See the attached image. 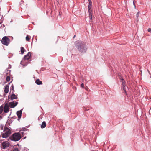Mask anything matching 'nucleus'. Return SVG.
<instances>
[{"label": "nucleus", "mask_w": 151, "mask_h": 151, "mask_svg": "<svg viewBox=\"0 0 151 151\" xmlns=\"http://www.w3.org/2000/svg\"><path fill=\"white\" fill-rule=\"evenodd\" d=\"M76 46L78 50L82 53H85L87 49L86 44L81 41L77 42Z\"/></svg>", "instance_id": "obj_1"}, {"label": "nucleus", "mask_w": 151, "mask_h": 151, "mask_svg": "<svg viewBox=\"0 0 151 151\" xmlns=\"http://www.w3.org/2000/svg\"><path fill=\"white\" fill-rule=\"evenodd\" d=\"M4 132L2 134V137L3 138H7L11 134V130L6 127H4Z\"/></svg>", "instance_id": "obj_2"}, {"label": "nucleus", "mask_w": 151, "mask_h": 151, "mask_svg": "<svg viewBox=\"0 0 151 151\" xmlns=\"http://www.w3.org/2000/svg\"><path fill=\"white\" fill-rule=\"evenodd\" d=\"M20 134L17 133H16L13 134L12 136L10 137V139L12 140L17 141L19 140L21 138Z\"/></svg>", "instance_id": "obj_3"}, {"label": "nucleus", "mask_w": 151, "mask_h": 151, "mask_svg": "<svg viewBox=\"0 0 151 151\" xmlns=\"http://www.w3.org/2000/svg\"><path fill=\"white\" fill-rule=\"evenodd\" d=\"M10 41V40L6 36L4 37L1 40L2 43L6 46L8 45Z\"/></svg>", "instance_id": "obj_4"}, {"label": "nucleus", "mask_w": 151, "mask_h": 151, "mask_svg": "<svg viewBox=\"0 0 151 151\" xmlns=\"http://www.w3.org/2000/svg\"><path fill=\"white\" fill-rule=\"evenodd\" d=\"M9 146V143L8 141H5L3 142L1 144V148L5 149L6 148Z\"/></svg>", "instance_id": "obj_5"}, {"label": "nucleus", "mask_w": 151, "mask_h": 151, "mask_svg": "<svg viewBox=\"0 0 151 151\" xmlns=\"http://www.w3.org/2000/svg\"><path fill=\"white\" fill-rule=\"evenodd\" d=\"M9 105L7 103L5 104L4 108V113H7L9 111Z\"/></svg>", "instance_id": "obj_6"}, {"label": "nucleus", "mask_w": 151, "mask_h": 151, "mask_svg": "<svg viewBox=\"0 0 151 151\" xmlns=\"http://www.w3.org/2000/svg\"><path fill=\"white\" fill-rule=\"evenodd\" d=\"M32 53L31 52H28V54L24 57V59L25 60H29L30 58Z\"/></svg>", "instance_id": "obj_7"}, {"label": "nucleus", "mask_w": 151, "mask_h": 151, "mask_svg": "<svg viewBox=\"0 0 151 151\" xmlns=\"http://www.w3.org/2000/svg\"><path fill=\"white\" fill-rule=\"evenodd\" d=\"M18 103L16 102L14 103V102H11L9 103V105L11 108H14L18 104Z\"/></svg>", "instance_id": "obj_8"}, {"label": "nucleus", "mask_w": 151, "mask_h": 151, "mask_svg": "<svg viewBox=\"0 0 151 151\" xmlns=\"http://www.w3.org/2000/svg\"><path fill=\"white\" fill-rule=\"evenodd\" d=\"M22 114V110H20L19 111L17 112V114L18 117V118L20 119L21 117Z\"/></svg>", "instance_id": "obj_9"}, {"label": "nucleus", "mask_w": 151, "mask_h": 151, "mask_svg": "<svg viewBox=\"0 0 151 151\" xmlns=\"http://www.w3.org/2000/svg\"><path fill=\"white\" fill-rule=\"evenodd\" d=\"M17 95H16L14 94H12L11 96L10 99L11 100H13L14 99H17Z\"/></svg>", "instance_id": "obj_10"}, {"label": "nucleus", "mask_w": 151, "mask_h": 151, "mask_svg": "<svg viewBox=\"0 0 151 151\" xmlns=\"http://www.w3.org/2000/svg\"><path fill=\"white\" fill-rule=\"evenodd\" d=\"M9 87L8 85H6L4 88V92L5 93H7L8 92L9 90Z\"/></svg>", "instance_id": "obj_11"}, {"label": "nucleus", "mask_w": 151, "mask_h": 151, "mask_svg": "<svg viewBox=\"0 0 151 151\" xmlns=\"http://www.w3.org/2000/svg\"><path fill=\"white\" fill-rule=\"evenodd\" d=\"M35 83L37 85H41L42 84V82L39 79H37L35 81Z\"/></svg>", "instance_id": "obj_12"}, {"label": "nucleus", "mask_w": 151, "mask_h": 151, "mask_svg": "<svg viewBox=\"0 0 151 151\" xmlns=\"http://www.w3.org/2000/svg\"><path fill=\"white\" fill-rule=\"evenodd\" d=\"M46 122L45 121H44L42 122V125L41 126V127L42 128H44L46 127Z\"/></svg>", "instance_id": "obj_13"}, {"label": "nucleus", "mask_w": 151, "mask_h": 151, "mask_svg": "<svg viewBox=\"0 0 151 151\" xmlns=\"http://www.w3.org/2000/svg\"><path fill=\"white\" fill-rule=\"evenodd\" d=\"M120 79L121 80V81L122 82V85H125V81L123 78H122V77L120 76L119 77Z\"/></svg>", "instance_id": "obj_14"}, {"label": "nucleus", "mask_w": 151, "mask_h": 151, "mask_svg": "<svg viewBox=\"0 0 151 151\" xmlns=\"http://www.w3.org/2000/svg\"><path fill=\"white\" fill-rule=\"evenodd\" d=\"M25 49L23 47H21V53L22 54H23L24 52Z\"/></svg>", "instance_id": "obj_15"}, {"label": "nucleus", "mask_w": 151, "mask_h": 151, "mask_svg": "<svg viewBox=\"0 0 151 151\" xmlns=\"http://www.w3.org/2000/svg\"><path fill=\"white\" fill-rule=\"evenodd\" d=\"M3 110H4L3 106H1L0 107V114L3 111Z\"/></svg>", "instance_id": "obj_16"}, {"label": "nucleus", "mask_w": 151, "mask_h": 151, "mask_svg": "<svg viewBox=\"0 0 151 151\" xmlns=\"http://www.w3.org/2000/svg\"><path fill=\"white\" fill-rule=\"evenodd\" d=\"M30 37L29 35H27L26 37V40L27 41H29L30 39Z\"/></svg>", "instance_id": "obj_17"}, {"label": "nucleus", "mask_w": 151, "mask_h": 151, "mask_svg": "<svg viewBox=\"0 0 151 151\" xmlns=\"http://www.w3.org/2000/svg\"><path fill=\"white\" fill-rule=\"evenodd\" d=\"M89 18L90 20H91V22L92 18V14L90 13V14H89Z\"/></svg>", "instance_id": "obj_18"}, {"label": "nucleus", "mask_w": 151, "mask_h": 151, "mask_svg": "<svg viewBox=\"0 0 151 151\" xmlns=\"http://www.w3.org/2000/svg\"><path fill=\"white\" fill-rule=\"evenodd\" d=\"M10 77L9 76H7L6 78V80L7 81H9L10 80Z\"/></svg>", "instance_id": "obj_19"}, {"label": "nucleus", "mask_w": 151, "mask_h": 151, "mask_svg": "<svg viewBox=\"0 0 151 151\" xmlns=\"http://www.w3.org/2000/svg\"><path fill=\"white\" fill-rule=\"evenodd\" d=\"M122 89H123V90H124V92H125V93L127 94V93L126 92V90L125 85L123 86Z\"/></svg>", "instance_id": "obj_20"}, {"label": "nucleus", "mask_w": 151, "mask_h": 151, "mask_svg": "<svg viewBox=\"0 0 151 151\" xmlns=\"http://www.w3.org/2000/svg\"><path fill=\"white\" fill-rule=\"evenodd\" d=\"M88 12L89 13V14H90V13L92 14V10L91 9H88Z\"/></svg>", "instance_id": "obj_21"}, {"label": "nucleus", "mask_w": 151, "mask_h": 151, "mask_svg": "<svg viewBox=\"0 0 151 151\" xmlns=\"http://www.w3.org/2000/svg\"><path fill=\"white\" fill-rule=\"evenodd\" d=\"M13 151H19V150H18V149L16 148H15V149H14Z\"/></svg>", "instance_id": "obj_22"}, {"label": "nucleus", "mask_w": 151, "mask_h": 151, "mask_svg": "<svg viewBox=\"0 0 151 151\" xmlns=\"http://www.w3.org/2000/svg\"><path fill=\"white\" fill-rule=\"evenodd\" d=\"M92 6V5H88V9H91Z\"/></svg>", "instance_id": "obj_23"}, {"label": "nucleus", "mask_w": 151, "mask_h": 151, "mask_svg": "<svg viewBox=\"0 0 151 151\" xmlns=\"http://www.w3.org/2000/svg\"><path fill=\"white\" fill-rule=\"evenodd\" d=\"M81 86L82 87V88H84V84L83 83H82L81 84Z\"/></svg>", "instance_id": "obj_24"}, {"label": "nucleus", "mask_w": 151, "mask_h": 151, "mask_svg": "<svg viewBox=\"0 0 151 151\" xmlns=\"http://www.w3.org/2000/svg\"><path fill=\"white\" fill-rule=\"evenodd\" d=\"M11 88L14 91V86L13 85L11 86Z\"/></svg>", "instance_id": "obj_25"}, {"label": "nucleus", "mask_w": 151, "mask_h": 151, "mask_svg": "<svg viewBox=\"0 0 151 151\" xmlns=\"http://www.w3.org/2000/svg\"><path fill=\"white\" fill-rule=\"evenodd\" d=\"M148 31L149 32H151V29L150 28H149L148 29Z\"/></svg>", "instance_id": "obj_26"}, {"label": "nucleus", "mask_w": 151, "mask_h": 151, "mask_svg": "<svg viewBox=\"0 0 151 151\" xmlns=\"http://www.w3.org/2000/svg\"><path fill=\"white\" fill-rule=\"evenodd\" d=\"M89 5H92V1H90L89 2Z\"/></svg>", "instance_id": "obj_27"}, {"label": "nucleus", "mask_w": 151, "mask_h": 151, "mask_svg": "<svg viewBox=\"0 0 151 151\" xmlns=\"http://www.w3.org/2000/svg\"><path fill=\"white\" fill-rule=\"evenodd\" d=\"M137 16L138 17L139 16V14L138 12L137 13Z\"/></svg>", "instance_id": "obj_28"}, {"label": "nucleus", "mask_w": 151, "mask_h": 151, "mask_svg": "<svg viewBox=\"0 0 151 151\" xmlns=\"http://www.w3.org/2000/svg\"><path fill=\"white\" fill-rule=\"evenodd\" d=\"M2 118V117L1 116H0V119H1Z\"/></svg>", "instance_id": "obj_29"}, {"label": "nucleus", "mask_w": 151, "mask_h": 151, "mask_svg": "<svg viewBox=\"0 0 151 151\" xmlns=\"http://www.w3.org/2000/svg\"><path fill=\"white\" fill-rule=\"evenodd\" d=\"M89 2H90V1H91V0H88Z\"/></svg>", "instance_id": "obj_30"}, {"label": "nucleus", "mask_w": 151, "mask_h": 151, "mask_svg": "<svg viewBox=\"0 0 151 151\" xmlns=\"http://www.w3.org/2000/svg\"><path fill=\"white\" fill-rule=\"evenodd\" d=\"M76 36V35H74V37H73V38H74Z\"/></svg>", "instance_id": "obj_31"}, {"label": "nucleus", "mask_w": 151, "mask_h": 151, "mask_svg": "<svg viewBox=\"0 0 151 151\" xmlns=\"http://www.w3.org/2000/svg\"><path fill=\"white\" fill-rule=\"evenodd\" d=\"M1 23H0V24H1Z\"/></svg>", "instance_id": "obj_32"}]
</instances>
